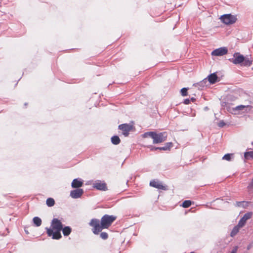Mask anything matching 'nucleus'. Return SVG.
Wrapping results in <instances>:
<instances>
[{
	"mask_svg": "<svg viewBox=\"0 0 253 253\" xmlns=\"http://www.w3.org/2000/svg\"><path fill=\"white\" fill-rule=\"evenodd\" d=\"M190 100L189 99H185L184 100V103L186 105L189 104L190 103Z\"/></svg>",
	"mask_w": 253,
	"mask_h": 253,
	"instance_id": "473e14b6",
	"label": "nucleus"
},
{
	"mask_svg": "<svg viewBox=\"0 0 253 253\" xmlns=\"http://www.w3.org/2000/svg\"><path fill=\"white\" fill-rule=\"evenodd\" d=\"M150 185L152 187H154L159 189L166 190V187L164 186L162 182H160L157 180H152L150 182Z\"/></svg>",
	"mask_w": 253,
	"mask_h": 253,
	"instance_id": "ddd939ff",
	"label": "nucleus"
},
{
	"mask_svg": "<svg viewBox=\"0 0 253 253\" xmlns=\"http://www.w3.org/2000/svg\"><path fill=\"white\" fill-rule=\"evenodd\" d=\"M83 185V181L80 178L74 179L71 184V186L74 188H79Z\"/></svg>",
	"mask_w": 253,
	"mask_h": 253,
	"instance_id": "4468645a",
	"label": "nucleus"
},
{
	"mask_svg": "<svg viewBox=\"0 0 253 253\" xmlns=\"http://www.w3.org/2000/svg\"><path fill=\"white\" fill-rule=\"evenodd\" d=\"M237 250H238V247L235 246L234 247V248L233 249L232 251H231V252L230 253H237Z\"/></svg>",
	"mask_w": 253,
	"mask_h": 253,
	"instance_id": "2f4dec72",
	"label": "nucleus"
},
{
	"mask_svg": "<svg viewBox=\"0 0 253 253\" xmlns=\"http://www.w3.org/2000/svg\"><path fill=\"white\" fill-rule=\"evenodd\" d=\"M111 142L114 145H118L120 143V139L117 135L113 136L111 138Z\"/></svg>",
	"mask_w": 253,
	"mask_h": 253,
	"instance_id": "aec40b11",
	"label": "nucleus"
},
{
	"mask_svg": "<svg viewBox=\"0 0 253 253\" xmlns=\"http://www.w3.org/2000/svg\"><path fill=\"white\" fill-rule=\"evenodd\" d=\"M244 157L246 159H249L250 158L253 159V151L246 152L244 153Z\"/></svg>",
	"mask_w": 253,
	"mask_h": 253,
	"instance_id": "5701e85b",
	"label": "nucleus"
},
{
	"mask_svg": "<svg viewBox=\"0 0 253 253\" xmlns=\"http://www.w3.org/2000/svg\"><path fill=\"white\" fill-rule=\"evenodd\" d=\"M233 57V58L229 59V60L235 65L240 64L241 66L249 67L252 64V60L248 58H245L238 52L235 53Z\"/></svg>",
	"mask_w": 253,
	"mask_h": 253,
	"instance_id": "7ed1b4c3",
	"label": "nucleus"
},
{
	"mask_svg": "<svg viewBox=\"0 0 253 253\" xmlns=\"http://www.w3.org/2000/svg\"><path fill=\"white\" fill-rule=\"evenodd\" d=\"M62 224L61 222L57 218H53L51 223L52 228L46 227V233L48 236L52 237L53 239L58 240L62 236L60 231L62 229Z\"/></svg>",
	"mask_w": 253,
	"mask_h": 253,
	"instance_id": "f257e3e1",
	"label": "nucleus"
},
{
	"mask_svg": "<svg viewBox=\"0 0 253 253\" xmlns=\"http://www.w3.org/2000/svg\"><path fill=\"white\" fill-rule=\"evenodd\" d=\"M46 204L48 207H51L54 206L55 201L53 198H48L46 201Z\"/></svg>",
	"mask_w": 253,
	"mask_h": 253,
	"instance_id": "412c9836",
	"label": "nucleus"
},
{
	"mask_svg": "<svg viewBox=\"0 0 253 253\" xmlns=\"http://www.w3.org/2000/svg\"><path fill=\"white\" fill-rule=\"evenodd\" d=\"M92 187L101 191H106L107 189L106 183L100 180L95 181L92 184Z\"/></svg>",
	"mask_w": 253,
	"mask_h": 253,
	"instance_id": "1a4fd4ad",
	"label": "nucleus"
},
{
	"mask_svg": "<svg viewBox=\"0 0 253 253\" xmlns=\"http://www.w3.org/2000/svg\"><path fill=\"white\" fill-rule=\"evenodd\" d=\"M172 144L171 142L167 143L165 146L164 147H159L157 148H155L156 150H160L163 151L169 150L170 148L172 147Z\"/></svg>",
	"mask_w": 253,
	"mask_h": 253,
	"instance_id": "dca6fc26",
	"label": "nucleus"
},
{
	"mask_svg": "<svg viewBox=\"0 0 253 253\" xmlns=\"http://www.w3.org/2000/svg\"><path fill=\"white\" fill-rule=\"evenodd\" d=\"M84 193L82 189L77 188L75 190H72L70 192V196L74 199H77L80 198Z\"/></svg>",
	"mask_w": 253,
	"mask_h": 253,
	"instance_id": "f8f14e48",
	"label": "nucleus"
},
{
	"mask_svg": "<svg viewBox=\"0 0 253 253\" xmlns=\"http://www.w3.org/2000/svg\"><path fill=\"white\" fill-rule=\"evenodd\" d=\"M221 21L226 25L232 24L237 20L236 16L231 14H226L221 16L220 18Z\"/></svg>",
	"mask_w": 253,
	"mask_h": 253,
	"instance_id": "39448f33",
	"label": "nucleus"
},
{
	"mask_svg": "<svg viewBox=\"0 0 253 253\" xmlns=\"http://www.w3.org/2000/svg\"><path fill=\"white\" fill-rule=\"evenodd\" d=\"M116 217L114 215L105 214L101 219V227L102 229L108 228L115 220Z\"/></svg>",
	"mask_w": 253,
	"mask_h": 253,
	"instance_id": "20e7f679",
	"label": "nucleus"
},
{
	"mask_svg": "<svg viewBox=\"0 0 253 253\" xmlns=\"http://www.w3.org/2000/svg\"><path fill=\"white\" fill-rule=\"evenodd\" d=\"M226 124L223 120H220L218 124V126L220 127H223Z\"/></svg>",
	"mask_w": 253,
	"mask_h": 253,
	"instance_id": "c85d7f7f",
	"label": "nucleus"
},
{
	"mask_svg": "<svg viewBox=\"0 0 253 253\" xmlns=\"http://www.w3.org/2000/svg\"><path fill=\"white\" fill-rule=\"evenodd\" d=\"M248 188L249 189V190H253V178L252 179L250 183L249 184Z\"/></svg>",
	"mask_w": 253,
	"mask_h": 253,
	"instance_id": "c756f323",
	"label": "nucleus"
},
{
	"mask_svg": "<svg viewBox=\"0 0 253 253\" xmlns=\"http://www.w3.org/2000/svg\"><path fill=\"white\" fill-rule=\"evenodd\" d=\"M195 100V99L194 98H193V97H192V98H191V100L192 102H193Z\"/></svg>",
	"mask_w": 253,
	"mask_h": 253,
	"instance_id": "f704fd0d",
	"label": "nucleus"
},
{
	"mask_svg": "<svg viewBox=\"0 0 253 253\" xmlns=\"http://www.w3.org/2000/svg\"><path fill=\"white\" fill-rule=\"evenodd\" d=\"M253 215L252 212H249L245 213L243 217L239 220L238 222L239 226L240 227H243L246 224L247 221L250 219Z\"/></svg>",
	"mask_w": 253,
	"mask_h": 253,
	"instance_id": "9b49d317",
	"label": "nucleus"
},
{
	"mask_svg": "<svg viewBox=\"0 0 253 253\" xmlns=\"http://www.w3.org/2000/svg\"><path fill=\"white\" fill-rule=\"evenodd\" d=\"M237 250H238V247L235 246L234 247V248L233 249L232 251H231V252L230 253H237Z\"/></svg>",
	"mask_w": 253,
	"mask_h": 253,
	"instance_id": "7c9ffc66",
	"label": "nucleus"
},
{
	"mask_svg": "<svg viewBox=\"0 0 253 253\" xmlns=\"http://www.w3.org/2000/svg\"><path fill=\"white\" fill-rule=\"evenodd\" d=\"M119 128L123 131V134L125 136H127L129 134V132L132 129V126L130 125L124 124L119 125Z\"/></svg>",
	"mask_w": 253,
	"mask_h": 253,
	"instance_id": "9d476101",
	"label": "nucleus"
},
{
	"mask_svg": "<svg viewBox=\"0 0 253 253\" xmlns=\"http://www.w3.org/2000/svg\"><path fill=\"white\" fill-rule=\"evenodd\" d=\"M150 147H151V150H156L155 149V147H153V146H150Z\"/></svg>",
	"mask_w": 253,
	"mask_h": 253,
	"instance_id": "72a5a7b5",
	"label": "nucleus"
},
{
	"mask_svg": "<svg viewBox=\"0 0 253 253\" xmlns=\"http://www.w3.org/2000/svg\"><path fill=\"white\" fill-rule=\"evenodd\" d=\"M90 226L93 227L92 232L94 234H98L102 230L101 227V223L97 219H92L89 222Z\"/></svg>",
	"mask_w": 253,
	"mask_h": 253,
	"instance_id": "423d86ee",
	"label": "nucleus"
},
{
	"mask_svg": "<svg viewBox=\"0 0 253 253\" xmlns=\"http://www.w3.org/2000/svg\"><path fill=\"white\" fill-rule=\"evenodd\" d=\"M208 81L211 84H214L217 82L219 81L218 77L215 73L210 74L208 77Z\"/></svg>",
	"mask_w": 253,
	"mask_h": 253,
	"instance_id": "2eb2a0df",
	"label": "nucleus"
},
{
	"mask_svg": "<svg viewBox=\"0 0 253 253\" xmlns=\"http://www.w3.org/2000/svg\"><path fill=\"white\" fill-rule=\"evenodd\" d=\"M253 108V107L250 105H239L233 108L234 113L237 112H248L250 111Z\"/></svg>",
	"mask_w": 253,
	"mask_h": 253,
	"instance_id": "6e6552de",
	"label": "nucleus"
},
{
	"mask_svg": "<svg viewBox=\"0 0 253 253\" xmlns=\"http://www.w3.org/2000/svg\"><path fill=\"white\" fill-rule=\"evenodd\" d=\"M233 154H229V153L226 154L223 156V157H222V159L228 161H231V157H232V156H233Z\"/></svg>",
	"mask_w": 253,
	"mask_h": 253,
	"instance_id": "b1692460",
	"label": "nucleus"
},
{
	"mask_svg": "<svg viewBox=\"0 0 253 253\" xmlns=\"http://www.w3.org/2000/svg\"><path fill=\"white\" fill-rule=\"evenodd\" d=\"M142 136L143 138L148 137H151L153 141V144H158L164 142L167 138V133L166 132L156 133L155 131H149L144 133Z\"/></svg>",
	"mask_w": 253,
	"mask_h": 253,
	"instance_id": "f03ea898",
	"label": "nucleus"
},
{
	"mask_svg": "<svg viewBox=\"0 0 253 253\" xmlns=\"http://www.w3.org/2000/svg\"><path fill=\"white\" fill-rule=\"evenodd\" d=\"M242 227H240L239 226V224H238V225L237 226H235L233 230H232L231 233H230V235L231 237H234L235 236L238 232H239V229L240 228H241Z\"/></svg>",
	"mask_w": 253,
	"mask_h": 253,
	"instance_id": "6ab92c4d",
	"label": "nucleus"
},
{
	"mask_svg": "<svg viewBox=\"0 0 253 253\" xmlns=\"http://www.w3.org/2000/svg\"><path fill=\"white\" fill-rule=\"evenodd\" d=\"M191 205V201L190 200H185L182 203V207L187 208Z\"/></svg>",
	"mask_w": 253,
	"mask_h": 253,
	"instance_id": "393cba45",
	"label": "nucleus"
},
{
	"mask_svg": "<svg viewBox=\"0 0 253 253\" xmlns=\"http://www.w3.org/2000/svg\"><path fill=\"white\" fill-rule=\"evenodd\" d=\"M208 82L207 79L206 78L204 79L203 81L200 82L199 83H197L196 84L198 85L200 87H204V86H206V84Z\"/></svg>",
	"mask_w": 253,
	"mask_h": 253,
	"instance_id": "a878e982",
	"label": "nucleus"
},
{
	"mask_svg": "<svg viewBox=\"0 0 253 253\" xmlns=\"http://www.w3.org/2000/svg\"><path fill=\"white\" fill-rule=\"evenodd\" d=\"M228 52V49L226 47H221L214 49L211 52L212 56H221L226 54Z\"/></svg>",
	"mask_w": 253,
	"mask_h": 253,
	"instance_id": "0eeeda50",
	"label": "nucleus"
},
{
	"mask_svg": "<svg viewBox=\"0 0 253 253\" xmlns=\"http://www.w3.org/2000/svg\"><path fill=\"white\" fill-rule=\"evenodd\" d=\"M187 88L186 87L182 88L181 89V94L182 96H185L187 95Z\"/></svg>",
	"mask_w": 253,
	"mask_h": 253,
	"instance_id": "bb28decb",
	"label": "nucleus"
},
{
	"mask_svg": "<svg viewBox=\"0 0 253 253\" xmlns=\"http://www.w3.org/2000/svg\"><path fill=\"white\" fill-rule=\"evenodd\" d=\"M249 203L246 201H242V202H237L236 203V206L237 207H242L244 208H246L248 206Z\"/></svg>",
	"mask_w": 253,
	"mask_h": 253,
	"instance_id": "4be33fe9",
	"label": "nucleus"
},
{
	"mask_svg": "<svg viewBox=\"0 0 253 253\" xmlns=\"http://www.w3.org/2000/svg\"><path fill=\"white\" fill-rule=\"evenodd\" d=\"M33 221L36 227H39L42 224V219L38 216L34 217L33 219Z\"/></svg>",
	"mask_w": 253,
	"mask_h": 253,
	"instance_id": "a211bd4d",
	"label": "nucleus"
},
{
	"mask_svg": "<svg viewBox=\"0 0 253 253\" xmlns=\"http://www.w3.org/2000/svg\"><path fill=\"white\" fill-rule=\"evenodd\" d=\"M100 237L103 240H106L108 238V234L106 232H101L100 234Z\"/></svg>",
	"mask_w": 253,
	"mask_h": 253,
	"instance_id": "cd10ccee",
	"label": "nucleus"
},
{
	"mask_svg": "<svg viewBox=\"0 0 253 253\" xmlns=\"http://www.w3.org/2000/svg\"><path fill=\"white\" fill-rule=\"evenodd\" d=\"M61 230H62L63 235L65 236H67L71 233L72 229L69 226H65L64 228L62 227V229Z\"/></svg>",
	"mask_w": 253,
	"mask_h": 253,
	"instance_id": "f3484780",
	"label": "nucleus"
}]
</instances>
